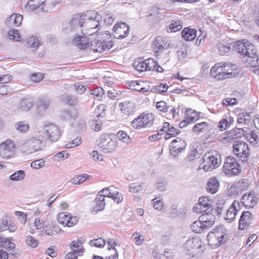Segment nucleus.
<instances>
[{"instance_id": "de8ad7c7", "label": "nucleus", "mask_w": 259, "mask_h": 259, "mask_svg": "<svg viewBox=\"0 0 259 259\" xmlns=\"http://www.w3.org/2000/svg\"><path fill=\"white\" fill-rule=\"evenodd\" d=\"M25 176V171L23 170H19L11 175L10 179L13 181H20L24 179Z\"/></svg>"}, {"instance_id": "774afa93", "label": "nucleus", "mask_w": 259, "mask_h": 259, "mask_svg": "<svg viewBox=\"0 0 259 259\" xmlns=\"http://www.w3.org/2000/svg\"><path fill=\"white\" fill-rule=\"evenodd\" d=\"M74 87L76 91L79 94H83L86 90V88L79 82L75 83Z\"/></svg>"}, {"instance_id": "e2e57ef3", "label": "nucleus", "mask_w": 259, "mask_h": 259, "mask_svg": "<svg viewBox=\"0 0 259 259\" xmlns=\"http://www.w3.org/2000/svg\"><path fill=\"white\" fill-rule=\"evenodd\" d=\"M106 110V105L104 104H101L98 106L95 111V114L96 117H102L103 116V113Z\"/></svg>"}, {"instance_id": "ddd939ff", "label": "nucleus", "mask_w": 259, "mask_h": 259, "mask_svg": "<svg viewBox=\"0 0 259 259\" xmlns=\"http://www.w3.org/2000/svg\"><path fill=\"white\" fill-rule=\"evenodd\" d=\"M44 131L48 140L51 142L57 141L61 135L59 127L53 123H49L46 125L44 127Z\"/></svg>"}, {"instance_id": "4be33fe9", "label": "nucleus", "mask_w": 259, "mask_h": 259, "mask_svg": "<svg viewBox=\"0 0 259 259\" xmlns=\"http://www.w3.org/2000/svg\"><path fill=\"white\" fill-rule=\"evenodd\" d=\"M129 26L125 23H117L114 25V38L121 39L125 37L129 32Z\"/></svg>"}, {"instance_id": "5701e85b", "label": "nucleus", "mask_w": 259, "mask_h": 259, "mask_svg": "<svg viewBox=\"0 0 259 259\" xmlns=\"http://www.w3.org/2000/svg\"><path fill=\"white\" fill-rule=\"evenodd\" d=\"M252 220L253 216L249 211H243L240 218L238 229L243 230L247 228Z\"/></svg>"}, {"instance_id": "f3484780", "label": "nucleus", "mask_w": 259, "mask_h": 259, "mask_svg": "<svg viewBox=\"0 0 259 259\" xmlns=\"http://www.w3.org/2000/svg\"><path fill=\"white\" fill-rule=\"evenodd\" d=\"M187 145L186 142L182 139L177 138L172 141L170 148V153L174 157L178 156L179 153L184 151Z\"/></svg>"}, {"instance_id": "ea45409f", "label": "nucleus", "mask_w": 259, "mask_h": 259, "mask_svg": "<svg viewBox=\"0 0 259 259\" xmlns=\"http://www.w3.org/2000/svg\"><path fill=\"white\" fill-rule=\"evenodd\" d=\"M250 113H243L239 114L237 117V122L238 124H247L251 121V117Z\"/></svg>"}, {"instance_id": "7c9ffc66", "label": "nucleus", "mask_w": 259, "mask_h": 259, "mask_svg": "<svg viewBox=\"0 0 259 259\" xmlns=\"http://www.w3.org/2000/svg\"><path fill=\"white\" fill-rule=\"evenodd\" d=\"M23 16L21 15L13 14L6 19L5 23L9 27H17L21 24Z\"/></svg>"}, {"instance_id": "338daca9", "label": "nucleus", "mask_w": 259, "mask_h": 259, "mask_svg": "<svg viewBox=\"0 0 259 259\" xmlns=\"http://www.w3.org/2000/svg\"><path fill=\"white\" fill-rule=\"evenodd\" d=\"M168 89V85L165 83H161L159 85H157L154 88L155 92L159 93H164L166 92Z\"/></svg>"}, {"instance_id": "a18cd8bd", "label": "nucleus", "mask_w": 259, "mask_h": 259, "mask_svg": "<svg viewBox=\"0 0 259 259\" xmlns=\"http://www.w3.org/2000/svg\"><path fill=\"white\" fill-rule=\"evenodd\" d=\"M170 32H177L183 28V22L180 20H172L169 25Z\"/></svg>"}, {"instance_id": "72a5a7b5", "label": "nucleus", "mask_w": 259, "mask_h": 259, "mask_svg": "<svg viewBox=\"0 0 259 259\" xmlns=\"http://www.w3.org/2000/svg\"><path fill=\"white\" fill-rule=\"evenodd\" d=\"M119 107L123 114L128 115L133 113L135 110V105L133 102L127 101L123 103H120Z\"/></svg>"}, {"instance_id": "4468645a", "label": "nucleus", "mask_w": 259, "mask_h": 259, "mask_svg": "<svg viewBox=\"0 0 259 259\" xmlns=\"http://www.w3.org/2000/svg\"><path fill=\"white\" fill-rule=\"evenodd\" d=\"M154 65L153 59L149 58L143 60L142 59L138 58L134 60L132 65L137 71L142 72L154 68Z\"/></svg>"}, {"instance_id": "aec40b11", "label": "nucleus", "mask_w": 259, "mask_h": 259, "mask_svg": "<svg viewBox=\"0 0 259 259\" xmlns=\"http://www.w3.org/2000/svg\"><path fill=\"white\" fill-rule=\"evenodd\" d=\"M57 220L60 224L68 227L73 226L78 222L76 217H72L65 212L59 213L57 216Z\"/></svg>"}, {"instance_id": "c756f323", "label": "nucleus", "mask_w": 259, "mask_h": 259, "mask_svg": "<svg viewBox=\"0 0 259 259\" xmlns=\"http://www.w3.org/2000/svg\"><path fill=\"white\" fill-rule=\"evenodd\" d=\"M105 206L104 197L101 195H97L93 202L92 213L96 214L98 211L104 209Z\"/></svg>"}, {"instance_id": "c9c22d12", "label": "nucleus", "mask_w": 259, "mask_h": 259, "mask_svg": "<svg viewBox=\"0 0 259 259\" xmlns=\"http://www.w3.org/2000/svg\"><path fill=\"white\" fill-rule=\"evenodd\" d=\"M61 118L73 124V121L76 119V112L74 109L66 110L62 112Z\"/></svg>"}, {"instance_id": "39448f33", "label": "nucleus", "mask_w": 259, "mask_h": 259, "mask_svg": "<svg viewBox=\"0 0 259 259\" xmlns=\"http://www.w3.org/2000/svg\"><path fill=\"white\" fill-rule=\"evenodd\" d=\"M227 239V234L222 228H215L207 235L208 245L212 247H217L225 243Z\"/></svg>"}, {"instance_id": "49530a36", "label": "nucleus", "mask_w": 259, "mask_h": 259, "mask_svg": "<svg viewBox=\"0 0 259 259\" xmlns=\"http://www.w3.org/2000/svg\"><path fill=\"white\" fill-rule=\"evenodd\" d=\"M208 126V123L206 122H202L196 124L192 128V131L197 134L204 132L205 128Z\"/></svg>"}, {"instance_id": "4c0bfd02", "label": "nucleus", "mask_w": 259, "mask_h": 259, "mask_svg": "<svg viewBox=\"0 0 259 259\" xmlns=\"http://www.w3.org/2000/svg\"><path fill=\"white\" fill-rule=\"evenodd\" d=\"M27 45L32 51H35L41 45V43L37 37L32 36L28 38L27 40Z\"/></svg>"}, {"instance_id": "3c124183", "label": "nucleus", "mask_w": 259, "mask_h": 259, "mask_svg": "<svg viewBox=\"0 0 259 259\" xmlns=\"http://www.w3.org/2000/svg\"><path fill=\"white\" fill-rule=\"evenodd\" d=\"M62 100L64 103L71 105H76L78 102L77 97L67 95L64 96Z\"/></svg>"}, {"instance_id": "5fc2aeb1", "label": "nucleus", "mask_w": 259, "mask_h": 259, "mask_svg": "<svg viewBox=\"0 0 259 259\" xmlns=\"http://www.w3.org/2000/svg\"><path fill=\"white\" fill-rule=\"evenodd\" d=\"M8 37L11 39H14L19 41L20 40V34L17 30L11 29L8 32Z\"/></svg>"}, {"instance_id": "f03ea898", "label": "nucleus", "mask_w": 259, "mask_h": 259, "mask_svg": "<svg viewBox=\"0 0 259 259\" xmlns=\"http://www.w3.org/2000/svg\"><path fill=\"white\" fill-rule=\"evenodd\" d=\"M80 16L81 17V28H85L83 29L84 32L91 33V35H92L100 29L102 17L98 12L95 11H88L80 15Z\"/></svg>"}, {"instance_id": "0e129e2a", "label": "nucleus", "mask_w": 259, "mask_h": 259, "mask_svg": "<svg viewBox=\"0 0 259 259\" xmlns=\"http://www.w3.org/2000/svg\"><path fill=\"white\" fill-rule=\"evenodd\" d=\"M156 108L159 111L166 112L169 107L166 106L165 102L161 101L157 103Z\"/></svg>"}, {"instance_id": "680f3d73", "label": "nucleus", "mask_w": 259, "mask_h": 259, "mask_svg": "<svg viewBox=\"0 0 259 259\" xmlns=\"http://www.w3.org/2000/svg\"><path fill=\"white\" fill-rule=\"evenodd\" d=\"M133 237H134V241L137 245H141L144 241V237L139 233H135Z\"/></svg>"}, {"instance_id": "1a4fd4ad", "label": "nucleus", "mask_w": 259, "mask_h": 259, "mask_svg": "<svg viewBox=\"0 0 259 259\" xmlns=\"http://www.w3.org/2000/svg\"><path fill=\"white\" fill-rule=\"evenodd\" d=\"M103 35L106 41H99L94 40L91 42L92 48L94 52L102 53L105 50L110 49L113 46L112 40H109V38L111 37L110 32L108 31H106Z\"/></svg>"}, {"instance_id": "4d7b16f0", "label": "nucleus", "mask_w": 259, "mask_h": 259, "mask_svg": "<svg viewBox=\"0 0 259 259\" xmlns=\"http://www.w3.org/2000/svg\"><path fill=\"white\" fill-rule=\"evenodd\" d=\"M116 136L119 140L126 144H128L130 140V137L123 131L118 132Z\"/></svg>"}, {"instance_id": "20e7f679", "label": "nucleus", "mask_w": 259, "mask_h": 259, "mask_svg": "<svg viewBox=\"0 0 259 259\" xmlns=\"http://www.w3.org/2000/svg\"><path fill=\"white\" fill-rule=\"evenodd\" d=\"M81 17L80 14H77L72 17L71 20L66 24H64L63 27L64 33L66 34H74L79 31H81L83 35H91L88 32H84V30L81 29Z\"/></svg>"}, {"instance_id": "9b49d317", "label": "nucleus", "mask_w": 259, "mask_h": 259, "mask_svg": "<svg viewBox=\"0 0 259 259\" xmlns=\"http://www.w3.org/2000/svg\"><path fill=\"white\" fill-rule=\"evenodd\" d=\"M15 153V145L10 140L0 144V157L3 159H8L12 158Z\"/></svg>"}, {"instance_id": "603ef678", "label": "nucleus", "mask_w": 259, "mask_h": 259, "mask_svg": "<svg viewBox=\"0 0 259 259\" xmlns=\"http://www.w3.org/2000/svg\"><path fill=\"white\" fill-rule=\"evenodd\" d=\"M15 128L20 132L25 133L28 130L29 126L23 121H19L15 124Z\"/></svg>"}, {"instance_id": "cd10ccee", "label": "nucleus", "mask_w": 259, "mask_h": 259, "mask_svg": "<svg viewBox=\"0 0 259 259\" xmlns=\"http://www.w3.org/2000/svg\"><path fill=\"white\" fill-rule=\"evenodd\" d=\"M257 199L254 194L252 193L244 194L241 199V202L246 207H253L257 203Z\"/></svg>"}, {"instance_id": "6e6d98bb", "label": "nucleus", "mask_w": 259, "mask_h": 259, "mask_svg": "<svg viewBox=\"0 0 259 259\" xmlns=\"http://www.w3.org/2000/svg\"><path fill=\"white\" fill-rule=\"evenodd\" d=\"M143 185L141 184L133 183L129 186V191L132 193H138L143 189Z\"/></svg>"}, {"instance_id": "79ce46f5", "label": "nucleus", "mask_w": 259, "mask_h": 259, "mask_svg": "<svg viewBox=\"0 0 259 259\" xmlns=\"http://www.w3.org/2000/svg\"><path fill=\"white\" fill-rule=\"evenodd\" d=\"M153 48L157 49V50L155 51L156 55L158 54L159 51L163 50L164 48V43L163 38L160 36H157L153 42Z\"/></svg>"}, {"instance_id": "2eb2a0df", "label": "nucleus", "mask_w": 259, "mask_h": 259, "mask_svg": "<svg viewBox=\"0 0 259 259\" xmlns=\"http://www.w3.org/2000/svg\"><path fill=\"white\" fill-rule=\"evenodd\" d=\"M212 201L206 197H201L199 202L193 206V210L197 213L210 212L212 210Z\"/></svg>"}, {"instance_id": "9d476101", "label": "nucleus", "mask_w": 259, "mask_h": 259, "mask_svg": "<svg viewBox=\"0 0 259 259\" xmlns=\"http://www.w3.org/2000/svg\"><path fill=\"white\" fill-rule=\"evenodd\" d=\"M223 171L229 176H235L240 172V166L236 159L233 157L226 158L223 167Z\"/></svg>"}, {"instance_id": "13d9d810", "label": "nucleus", "mask_w": 259, "mask_h": 259, "mask_svg": "<svg viewBox=\"0 0 259 259\" xmlns=\"http://www.w3.org/2000/svg\"><path fill=\"white\" fill-rule=\"evenodd\" d=\"M92 95L98 100H100L104 95V90L101 87H97L93 91Z\"/></svg>"}, {"instance_id": "58836bf2", "label": "nucleus", "mask_w": 259, "mask_h": 259, "mask_svg": "<svg viewBox=\"0 0 259 259\" xmlns=\"http://www.w3.org/2000/svg\"><path fill=\"white\" fill-rule=\"evenodd\" d=\"M50 103V100L48 98H42L39 99L37 102L36 105L37 112L41 113L45 111L49 106Z\"/></svg>"}, {"instance_id": "423d86ee", "label": "nucleus", "mask_w": 259, "mask_h": 259, "mask_svg": "<svg viewBox=\"0 0 259 259\" xmlns=\"http://www.w3.org/2000/svg\"><path fill=\"white\" fill-rule=\"evenodd\" d=\"M24 147L30 153L42 150L45 147L41 136L30 137L23 141Z\"/></svg>"}, {"instance_id": "a878e982", "label": "nucleus", "mask_w": 259, "mask_h": 259, "mask_svg": "<svg viewBox=\"0 0 259 259\" xmlns=\"http://www.w3.org/2000/svg\"><path fill=\"white\" fill-rule=\"evenodd\" d=\"M203 214L199 217L198 220L203 223V225L207 229L211 227L214 223L215 217L209 212H202Z\"/></svg>"}, {"instance_id": "393cba45", "label": "nucleus", "mask_w": 259, "mask_h": 259, "mask_svg": "<svg viewBox=\"0 0 259 259\" xmlns=\"http://www.w3.org/2000/svg\"><path fill=\"white\" fill-rule=\"evenodd\" d=\"M239 209L240 204L239 202L236 200L234 201L227 211L225 218V220L228 221L229 223L233 222Z\"/></svg>"}, {"instance_id": "bb28decb", "label": "nucleus", "mask_w": 259, "mask_h": 259, "mask_svg": "<svg viewBox=\"0 0 259 259\" xmlns=\"http://www.w3.org/2000/svg\"><path fill=\"white\" fill-rule=\"evenodd\" d=\"M239 46V45H238L237 41H236L226 45L220 43L218 44V49L220 54L224 55L231 50L237 52V47Z\"/></svg>"}, {"instance_id": "6ab92c4d", "label": "nucleus", "mask_w": 259, "mask_h": 259, "mask_svg": "<svg viewBox=\"0 0 259 259\" xmlns=\"http://www.w3.org/2000/svg\"><path fill=\"white\" fill-rule=\"evenodd\" d=\"M202 243L199 239L192 238L189 239L184 244L185 249L188 251L187 253L193 255L200 249Z\"/></svg>"}, {"instance_id": "f8f14e48", "label": "nucleus", "mask_w": 259, "mask_h": 259, "mask_svg": "<svg viewBox=\"0 0 259 259\" xmlns=\"http://www.w3.org/2000/svg\"><path fill=\"white\" fill-rule=\"evenodd\" d=\"M98 145L104 153L112 152L113 148L112 135L108 134L102 135L99 140Z\"/></svg>"}, {"instance_id": "0eeeda50", "label": "nucleus", "mask_w": 259, "mask_h": 259, "mask_svg": "<svg viewBox=\"0 0 259 259\" xmlns=\"http://www.w3.org/2000/svg\"><path fill=\"white\" fill-rule=\"evenodd\" d=\"M233 152L242 162L248 161L249 157L248 144L241 141H235L233 146Z\"/></svg>"}, {"instance_id": "6e6552de", "label": "nucleus", "mask_w": 259, "mask_h": 259, "mask_svg": "<svg viewBox=\"0 0 259 259\" xmlns=\"http://www.w3.org/2000/svg\"><path fill=\"white\" fill-rule=\"evenodd\" d=\"M154 117L152 113H143L134 119L132 125L135 128H141L151 126L154 121Z\"/></svg>"}, {"instance_id": "69168bd1", "label": "nucleus", "mask_w": 259, "mask_h": 259, "mask_svg": "<svg viewBox=\"0 0 259 259\" xmlns=\"http://www.w3.org/2000/svg\"><path fill=\"white\" fill-rule=\"evenodd\" d=\"M97 195H101V196H103L104 200H105V197L111 198L113 199V195L109 191V188L103 189L101 191H100Z\"/></svg>"}, {"instance_id": "2f4dec72", "label": "nucleus", "mask_w": 259, "mask_h": 259, "mask_svg": "<svg viewBox=\"0 0 259 259\" xmlns=\"http://www.w3.org/2000/svg\"><path fill=\"white\" fill-rule=\"evenodd\" d=\"M220 184L218 179L215 177H211L209 179L206 187V191L211 194L216 193L219 188Z\"/></svg>"}, {"instance_id": "412c9836", "label": "nucleus", "mask_w": 259, "mask_h": 259, "mask_svg": "<svg viewBox=\"0 0 259 259\" xmlns=\"http://www.w3.org/2000/svg\"><path fill=\"white\" fill-rule=\"evenodd\" d=\"M218 159L214 156L205 154L203 162V168L205 171H211L219 166Z\"/></svg>"}, {"instance_id": "864d4df0", "label": "nucleus", "mask_w": 259, "mask_h": 259, "mask_svg": "<svg viewBox=\"0 0 259 259\" xmlns=\"http://www.w3.org/2000/svg\"><path fill=\"white\" fill-rule=\"evenodd\" d=\"M68 157V154L65 151L57 153L53 157L54 160L59 161L67 159Z\"/></svg>"}, {"instance_id": "dca6fc26", "label": "nucleus", "mask_w": 259, "mask_h": 259, "mask_svg": "<svg viewBox=\"0 0 259 259\" xmlns=\"http://www.w3.org/2000/svg\"><path fill=\"white\" fill-rule=\"evenodd\" d=\"M45 2V0H29L25 7L29 12H48L50 9L46 7Z\"/></svg>"}, {"instance_id": "a19ab883", "label": "nucleus", "mask_w": 259, "mask_h": 259, "mask_svg": "<svg viewBox=\"0 0 259 259\" xmlns=\"http://www.w3.org/2000/svg\"><path fill=\"white\" fill-rule=\"evenodd\" d=\"M191 229L193 232L196 233H201L207 230L203 225V223H201L199 220L193 223L191 225Z\"/></svg>"}, {"instance_id": "c85d7f7f", "label": "nucleus", "mask_w": 259, "mask_h": 259, "mask_svg": "<svg viewBox=\"0 0 259 259\" xmlns=\"http://www.w3.org/2000/svg\"><path fill=\"white\" fill-rule=\"evenodd\" d=\"M146 84V82L142 80L134 81L131 83L130 87L133 90L140 92H153V89H151L149 85H145Z\"/></svg>"}, {"instance_id": "f704fd0d", "label": "nucleus", "mask_w": 259, "mask_h": 259, "mask_svg": "<svg viewBox=\"0 0 259 259\" xmlns=\"http://www.w3.org/2000/svg\"><path fill=\"white\" fill-rule=\"evenodd\" d=\"M241 130L240 128H238L231 130L226 134V136L224 137L221 140L223 142L227 141L229 142L232 140L241 137L242 135Z\"/></svg>"}, {"instance_id": "c03bdc74", "label": "nucleus", "mask_w": 259, "mask_h": 259, "mask_svg": "<svg viewBox=\"0 0 259 259\" xmlns=\"http://www.w3.org/2000/svg\"><path fill=\"white\" fill-rule=\"evenodd\" d=\"M106 243L105 239L100 237L89 241L88 244L91 247H95L97 248L103 247Z\"/></svg>"}, {"instance_id": "f257e3e1", "label": "nucleus", "mask_w": 259, "mask_h": 259, "mask_svg": "<svg viewBox=\"0 0 259 259\" xmlns=\"http://www.w3.org/2000/svg\"><path fill=\"white\" fill-rule=\"evenodd\" d=\"M237 52L243 55L242 61L246 63V66H259V57L256 54V51L254 45L249 44L246 39L239 40Z\"/></svg>"}, {"instance_id": "e433bc0d", "label": "nucleus", "mask_w": 259, "mask_h": 259, "mask_svg": "<svg viewBox=\"0 0 259 259\" xmlns=\"http://www.w3.org/2000/svg\"><path fill=\"white\" fill-rule=\"evenodd\" d=\"M197 31L194 29L185 28L182 32V37L187 41H192L196 37Z\"/></svg>"}, {"instance_id": "09e8293b", "label": "nucleus", "mask_w": 259, "mask_h": 259, "mask_svg": "<svg viewBox=\"0 0 259 259\" xmlns=\"http://www.w3.org/2000/svg\"><path fill=\"white\" fill-rule=\"evenodd\" d=\"M46 162L43 159H39L33 161L30 164V167L35 169L37 170L45 166Z\"/></svg>"}, {"instance_id": "8fccbe9b", "label": "nucleus", "mask_w": 259, "mask_h": 259, "mask_svg": "<svg viewBox=\"0 0 259 259\" xmlns=\"http://www.w3.org/2000/svg\"><path fill=\"white\" fill-rule=\"evenodd\" d=\"M20 107L23 110H28L33 106V103L30 99H22L20 103Z\"/></svg>"}, {"instance_id": "37998d69", "label": "nucleus", "mask_w": 259, "mask_h": 259, "mask_svg": "<svg viewBox=\"0 0 259 259\" xmlns=\"http://www.w3.org/2000/svg\"><path fill=\"white\" fill-rule=\"evenodd\" d=\"M83 243V241L78 240L77 241H73L71 242L70 247L73 251L82 253L84 251L81 245Z\"/></svg>"}, {"instance_id": "bf43d9fd", "label": "nucleus", "mask_w": 259, "mask_h": 259, "mask_svg": "<svg viewBox=\"0 0 259 259\" xmlns=\"http://www.w3.org/2000/svg\"><path fill=\"white\" fill-rule=\"evenodd\" d=\"M2 246L7 250H11L15 248V244L8 238H4Z\"/></svg>"}, {"instance_id": "b1692460", "label": "nucleus", "mask_w": 259, "mask_h": 259, "mask_svg": "<svg viewBox=\"0 0 259 259\" xmlns=\"http://www.w3.org/2000/svg\"><path fill=\"white\" fill-rule=\"evenodd\" d=\"M43 231L48 236H55L63 231L59 226L54 222L48 223L43 226Z\"/></svg>"}, {"instance_id": "052dcab7", "label": "nucleus", "mask_w": 259, "mask_h": 259, "mask_svg": "<svg viewBox=\"0 0 259 259\" xmlns=\"http://www.w3.org/2000/svg\"><path fill=\"white\" fill-rule=\"evenodd\" d=\"M27 245L32 248L36 247L38 245L37 240L31 236H28L26 238Z\"/></svg>"}, {"instance_id": "473e14b6", "label": "nucleus", "mask_w": 259, "mask_h": 259, "mask_svg": "<svg viewBox=\"0 0 259 259\" xmlns=\"http://www.w3.org/2000/svg\"><path fill=\"white\" fill-rule=\"evenodd\" d=\"M72 43L78 49L84 50L88 47L89 38L85 36L77 35L72 40Z\"/></svg>"}, {"instance_id": "7ed1b4c3", "label": "nucleus", "mask_w": 259, "mask_h": 259, "mask_svg": "<svg viewBox=\"0 0 259 259\" xmlns=\"http://www.w3.org/2000/svg\"><path fill=\"white\" fill-rule=\"evenodd\" d=\"M229 63H224L214 65L210 70L211 76L217 80H222L235 76V72H229Z\"/></svg>"}, {"instance_id": "a211bd4d", "label": "nucleus", "mask_w": 259, "mask_h": 259, "mask_svg": "<svg viewBox=\"0 0 259 259\" xmlns=\"http://www.w3.org/2000/svg\"><path fill=\"white\" fill-rule=\"evenodd\" d=\"M249 186V182L248 180L241 179L231 186L228 192L230 195H237L246 190Z\"/></svg>"}]
</instances>
